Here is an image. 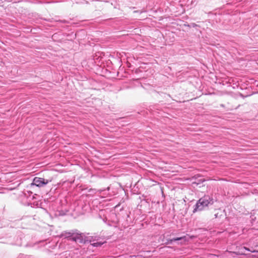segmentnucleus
Wrapping results in <instances>:
<instances>
[{"instance_id": "obj_3", "label": "nucleus", "mask_w": 258, "mask_h": 258, "mask_svg": "<svg viewBox=\"0 0 258 258\" xmlns=\"http://www.w3.org/2000/svg\"><path fill=\"white\" fill-rule=\"evenodd\" d=\"M48 183V180L43 178L35 177L33 180L32 185H36L38 187H42Z\"/></svg>"}, {"instance_id": "obj_2", "label": "nucleus", "mask_w": 258, "mask_h": 258, "mask_svg": "<svg viewBox=\"0 0 258 258\" xmlns=\"http://www.w3.org/2000/svg\"><path fill=\"white\" fill-rule=\"evenodd\" d=\"M61 236L79 243L84 242L83 234L79 233L78 231L76 229L72 230L69 232L63 231L61 233Z\"/></svg>"}, {"instance_id": "obj_9", "label": "nucleus", "mask_w": 258, "mask_h": 258, "mask_svg": "<svg viewBox=\"0 0 258 258\" xmlns=\"http://www.w3.org/2000/svg\"><path fill=\"white\" fill-rule=\"evenodd\" d=\"M214 216H215V218H218V214H215L214 215Z\"/></svg>"}, {"instance_id": "obj_10", "label": "nucleus", "mask_w": 258, "mask_h": 258, "mask_svg": "<svg viewBox=\"0 0 258 258\" xmlns=\"http://www.w3.org/2000/svg\"><path fill=\"white\" fill-rule=\"evenodd\" d=\"M66 21H63L62 22L63 23H65Z\"/></svg>"}, {"instance_id": "obj_1", "label": "nucleus", "mask_w": 258, "mask_h": 258, "mask_svg": "<svg viewBox=\"0 0 258 258\" xmlns=\"http://www.w3.org/2000/svg\"><path fill=\"white\" fill-rule=\"evenodd\" d=\"M214 203V200L212 197L209 196H205L204 197L200 198L197 202L196 204L194 206L193 213L205 210L211 205H213Z\"/></svg>"}, {"instance_id": "obj_4", "label": "nucleus", "mask_w": 258, "mask_h": 258, "mask_svg": "<svg viewBox=\"0 0 258 258\" xmlns=\"http://www.w3.org/2000/svg\"><path fill=\"white\" fill-rule=\"evenodd\" d=\"M243 249H245V250H246L247 251L251 252H256V251L255 250L253 249V248L250 249V248H247L246 247H243L241 249V251H240L232 252L231 255L233 257H235L236 255H243L244 254L243 251L242 250Z\"/></svg>"}, {"instance_id": "obj_8", "label": "nucleus", "mask_w": 258, "mask_h": 258, "mask_svg": "<svg viewBox=\"0 0 258 258\" xmlns=\"http://www.w3.org/2000/svg\"><path fill=\"white\" fill-rule=\"evenodd\" d=\"M28 205H31V207H34L35 206H37V207H38V203H35V202H33V203H29Z\"/></svg>"}, {"instance_id": "obj_5", "label": "nucleus", "mask_w": 258, "mask_h": 258, "mask_svg": "<svg viewBox=\"0 0 258 258\" xmlns=\"http://www.w3.org/2000/svg\"><path fill=\"white\" fill-rule=\"evenodd\" d=\"M24 194L25 196L27 197L29 202H30V200H33L35 198L34 195H33V193L31 191H27L26 192H25Z\"/></svg>"}, {"instance_id": "obj_7", "label": "nucleus", "mask_w": 258, "mask_h": 258, "mask_svg": "<svg viewBox=\"0 0 258 258\" xmlns=\"http://www.w3.org/2000/svg\"><path fill=\"white\" fill-rule=\"evenodd\" d=\"M103 242H96L91 243V245L95 247L100 246L103 244Z\"/></svg>"}, {"instance_id": "obj_6", "label": "nucleus", "mask_w": 258, "mask_h": 258, "mask_svg": "<svg viewBox=\"0 0 258 258\" xmlns=\"http://www.w3.org/2000/svg\"><path fill=\"white\" fill-rule=\"evenodd\" d=\"M183 238V237H176V238H173L172 239H168L166 243L167 244H171L173 241H178L180 240H181Z\"/></svg>"}]
</instances>
